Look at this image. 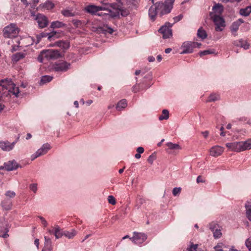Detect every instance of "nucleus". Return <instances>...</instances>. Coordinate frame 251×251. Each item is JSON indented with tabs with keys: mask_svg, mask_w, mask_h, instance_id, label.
Segmentation results:
<instances>
[{
	"mask_svg": "<svg viewBox=\"0 0 251 251\" xmlns=\"http://www.w3.org/2000/svg\"><path fill=\"white\" fill-rule=\"evenodd\" d=\"M16 142L10 143L8 141L0 142V148L4 151H10L13 149Z\"/></svg>",
	"mask_w": 251,
	"mask_h": 251,
	"instance_id": "2eb2a0df",
	"label": "nucleus"
},
{
	"mask_svg": "<svg viewBox=\"0 0 251 251\" xmlns=\"http://www.w3.org/2000/svg\"><path fill=\"white\" fill-rule=\"evenodd\" d=\"M147 239V235L141 232H133V236L130 238V239L135 244L140 245L145 242Z\"/></svg>",
	"mask_w": 251,
	"mask_h": 251,
	"instance_id": "423d86ee",
	"label": "nucleus"
},
{
	"mask_svg": "<svg viewBox=\"0 0 251 251\" xmlns=\"http://www.w3.org/2000/svg\"><path fill=\"white\" fill-rule=\"evenodd\" d=\"M212 9L214 12L221 14L224 10V7L221 4L217 3L213 6Z\"/></svg>",
	"mask_w": 251,
	"mask_h": 251,
	"instance_id": "7c9ffc66",
	"label": "nucleus"
},
{
	"mask_svg": "<svg viewBox=\"0 0 251 251\" xmlns=\"http://www.w3.org/2000/svg\"><path fill=\"white\" fill-rule=\"evenodd\" d=\"M169 117V111L167 109H164L162 110V115L159 116L158 119L160 121L163 120H167Z\"/></svg>",
	"mask_w": 251,
	"mask_h": 251,
	"instance_id": "72a5a7b5",
	"label": "nucleus"
},
{
	"mask_svg": "<svg viewBox=\"0 0 251 251\" xmlns=\"http://www.w3.org/2000/svg\"><path fill=\"white\" fill-rule=\"evenodd\" d=\"M213 53H214V51H213L212 50H208L201 51L199 54L201 56H202L203 55H206Z\"/></svg>",
	"mask_w": 251,
	"mask_h": 251,
	"instance_id": "09e8293b",
	"label": "nucleus"
},
{
	"mask_svg": "<svg viewBox=\"0 0 251 251\" xmlns=\"http://www.w3.org/2000/svg\"><path fill=\"white\" fill-rule=\"evenodd\" d=\"M44 58H45V57L43 55L42 51L41 52L40 55H39V56L38 57V60L40 62H43Z\"/></svg>",
	"mask_w": 251,
	"mask_h": 251,
	"instance_id": "e2e57ef3",
	"label": "nucleus"
},
{
	"mask_svg": "<svg viewBox=\"0 0 251 251\" xmlns=\"http://www.w3.org/2000/svg\"><path fill=\"white\" fill-rule=\"evenodd\" d=\"M43 7L48 10L51 9L54 7L53 3L50 1H47L43 4Z\"/></svg>",
	"mask_w": 251,
	"mask_h": 251,
	"instance_id": "c03bdc74",
	"label": "nucleus"
},
{
	"mask_svg": "<svg viewBox=\"0 0 251 251\" xmlns=\"http://www.w3.org/2000/svg\"><path fill=\"white\" fill-rule=\"evenodd\" d=\"M220 226L216 222H212L208 225L209 229L213 232L216 228H219Z\"/></svg>",
	"mask_w": 251,
	"mask_h": 251,
	"instance_id": "37998d69",
	"label": "nucleus"
},
{
	"mask_svg": "<svg viewBox=\"0 0 251 251\" xmlns=\"http://www.w3.org/2000/svg\"><path fill=\"white\" fill-rule=\"evenodd\" d=\"M36 20L37 21L39 26L41 28H44L46 27L48 24L47 18L41 14H37Z\"/></svg>",
	"mask_w": 251,
	"mask_h": 251,
	"instance_id": "f8f14e48",
	"label": "nucleus"
},
{
	"mask_svg": "<svg viewBox=\"0 0 251 251\" xmlns=\"http://www.w3.org/2000/svg\"><path fill=\"white\" fill-rule=\"evenodd\" d=\"M251 13V6H248L240 10V14L244 16H248Z\"/></svg>",
	"mask_w": 251,
	"mask_h": 251,
	"instance_id": "cd10ccee",
	"label": "nucleus"
},
{
	"mask_svg": "<svg viewBox=\"0 0 251 251\" xmlns=\"http://www.w3.org/2000/svg\"><path fill=\"white\" fill-rule=\"evenodd\" d=\"M65 25V24L58 21H54L51 23V27L53 28H60Z\"/></svg>",
	"mask_w": 251,
	"mask_h": 251,
	"instance_id": "e433bc0d",
	"label": "nucleus"
},
{
	"mask_svg": "<svg viewBox=\"0 0 251 251\" xmlns=\"http://www.w3.org/2000/svg\"><path fill=\"white\" fill-rule=\"evenodd\" d=\"M166 146L168 147L169 149L172 150H180L181 147L178 144H174L172 142H168Z\"/></svg>",
	"mask_w": 251,
	"mask_h": 251,
	"instance_id": "c85d7f7f",
	"label": "nucleus"
},
{
	"mask_svg": "<svg viewBox=\"0 0 251 251\" xmlns=\"http://www.w3.org/2000/svg\"><path fill=\"white\" fill-rule=\"evenodd\" d=\"M13 87H10L9 89L8 90V91L12 93L13 95H15L16 97H18V94L19 93V87H17L15 86V84L13 83Z\"/></svg>",
	"mask_w": 251,
	"mask_h": 251,
	"instance_id": "f704fd0d",
	"label": "nucleus"
},
{
	"mask_svg": "<svg viewBox=\"0 0 251 251\" xmlns=\"http://www.w3.org/2000/svg\"><path fill=\"white\" fill-rule=\"evenodd\" d=\"M50 145L47 143L44 144L41 148L38 150V151L33 154L31 156V160H34L38 157H39L43 154H46L48 151L50 149Z\"/></svg>",
	"mask_w": 251,
	"mask_h": 251,
	"instance_id": "1a4fd4ad",
	"label": "nucleus"
},
{
	"mask_svg": "<svg viewBox=\"0 0 251 251\" xmlns=\"http://www.w3.org/2000/svg\"><path fill=\"white\" fill-rule=\"evenodd\" d=\"M197 183L203 182L204 181L202 179L201 176H199L197 178Z\"/></svg>",
	"mask_w": 251,
	"mask_h": 251,
	"instance_id": "69168bd1",
	"label": "nucleus"
},
{
	"mask_svg": "<svg viewBox=\"0 0 251 251\" xmlns=\"http://www.w3.org/2000/svg\"><path fill=\"white\" fill-rule=\"evenodd\" d=\"M173 25L169 22H167L159 28L158 31L162 34L164 39L169 38L172 36L171 27Z\"/></svg>",
	"mask_w": 251,
	"mask_h": 251,
	"instance_id": "20e7f679",
	"label": "nucleus"
},
{
	"mask_svg": "<svg viewBox=\"0 0 251 251\" xmlns=\"http://www.w3.org/2000/svg\"><path fill=\"white\" fill-rule=\"evenodd\" d=\"M0 85L6 90H8L11 87H13V83L11 79L5 78L0 80Z\"/></svg>",
	"mask_w": 251,
	"mask_h": 251,
	"instance_id": "6ab92c4d",
	"label": "nucleus"
},
{
	"mask_svg": "<svg viewBox=\"0 0 251 251\" xmlns=\"http://www.w3.org/2000/svg\"><path fill=\"white\" fill-rule=\"evenodd\" d=\"M18 167L17 163L15 160L9 161L4 164L3 166L0 167V170L4 169L7 171L16 170Z\"/></svg>",
	"mask_w": 251,
	"mask_h": 251,
	"instance_id": "ddd939ff",
	"label": "nucleus"
},
{
	"mask_svg": "<svg viewBox=\"0 0 251 251\" xmlns=\"http://www.w3.org/2000/svg\"><path fill=\"white\" fill-rule=\"evenodd\" d=\"M187 251H203L201 248H198V244H194L193 243H191L190 247L187 249Z\"/></svg>",
	"mask_w": 251,
	"mask_h": 251,
	"instance_id": "c9c22d12",
	"label": "nucleus"
},
{
	"mask_svg": "<svg viewBox=\"0 0 251 251\" xmlns=\"http://www.w3.org/2000/svg\"><path fill=\"white\" fill-rule=\"evenodd\" d=\"M108 201L109 203L114 205L116 203L115 199L113 196H109L108 197Z\"/></svg>",
	"mask_w": 251,
	"mask_h": 251,
	"instance_id": "603ef678",
	"label": "nucleus"
},
{
	"mask_svg": "<svg viewBox=\"0 0 251 251\" xmlns=\"http://www.w3.org/2000/svg\"><path fill=\"white\" fill-rule=\"evenodd\" d=\"M55 45L63 50H67L70 47L69 42L67 41L59 40L56 42Z\"/></svg>",
	"mask_w": 251,
	"mask_h": 251,
	"instance_id": "4be33fe9",
	"label": "nucleus"
},
{
	"mask_svg": "<svg viewBox=\"0 0 251 251\" xmlns=\"http://www.w3.org/2000/svg\"><path fill=\"white\" fill-rule=\"evenodd\" d=\"M53 234L56 239H58L63 236V232L61 230L59 226L56 225L54 227Z\"/></svg>",
	"mask_w": 251,
	"mask_h": 251,
	"instance_id": "393cba45",
	"label": "nucleus"
},
{
	"mask_svg": "<svg viewBox=\"0 0 251 251\" xmlns=\"http://www.w3.org/2000/svg\"><path fill=\"white\" fill-rule=\"evenodd\" d=\"M71 64L66 61L55 63L52 67L55 72H65L67 71Z\"/></svg>",
	"mask_w": 251,
	"mask_h": 251,
	"instance_id": "9d476101",
	"label": "nucleus"
},
{
	"mask_svg": "<svg viewBox=\"0 0 251 251\" xmlns=\"http://www.w3.org/2000/svg\"><path fill=\"white\" fill-rule=\"evenodd\" d=\"M29 188L34 193H36L37 191V183L31 184L29 185Z\"/></svg>",
	"mask_w": 251,
	"mask_h": 251,
	"instance_id": "8fccbe9b",
	"label": "nucleus"
},
{
	"mask_svg": "<svg viewBox=\"0 0 251 251\" xmlns=\"http://www.w3.org/2000/svg\"><path fill=\"white\" fill-rule=\"evenodd\" d=\"M211 18L215 25V30L217 31H223L226 25L224 19L216 15L211 16Z\"/></svg>",
	"mask_w": 251,
	"mask_h": 251,
	"instance_id": "39448f33",
	"label": "nucleus"
},
{
	"mask_svg": "<svg viewBox=\"0 0 251 251\" xmlns=\"http://www.w3.org/2000/svg\"><path fill=\"white\" fill-rule=\"evenodd\" d=\"M175 0H166L164 4H166L167 6L171 5V9L173 8V5Z\"/></svg>",
	"mask_w": 251,
	"mask_h": 251,
	"instance_id": "6e6d98bb",
	"label": "nucleus"
},
{
	"mask_svg": "<svg viewBox=\"0 0 251 251\" xmlns=\"http://www.w3.org/2000/svg\"><path fill=\"white\" fill-rule=\"evenodd\" d=\"M156 3L152 5L149 10V15L151 20L154 21L155 20L156 16L158 12Z\"/></svg>",
	"mask_w": 251,
	"mask_h": 251,
	"instance_id": "a211bd4d",
	"label": "nucleus"
},
{
	"mask_svg": "<svg viewBox=\"0 0 251 251\" xmlns=\"http://www.w3.org/2000/svg\"><path fill=\"white\" fill-rule=\"evenodd\" d=\"M44 238L45 245L44 248L42 250H45L46 251H51L52 249L51 239L47 236H45Z\"/></svg>",
	"mask_w": 251,
	"mask_h": 251,
	"instance_id": "412c9836",
	"label": "nucleus"
},
{
	"mask_svg": "<svg viewBox=\"0 0 251 251\" xmlns=\"http://www.w3.org/2000/svg\"><path fill=\"white\" fill-rule=\"evenodd\" d=\"M52 79V77L50 75L43 76L41 79L40 84L41 85L50 82Z\"/></svg>",
	"mask_w": 251,
	"mask_h": 251,
	"instance_id": "4c0bfd02",
	"label": "nucleus"
},
{
	"mask_svg": "<svg viewBox=\"0 0 251 251\" xmlns=\"http://www.w3.org/2000/svg\"><path fill=\"white\" fill-rule=\"evenodd\" d=\"M236 24H238V25H240L241 24L244 23V20L242 19H239L238 20L235 21Z\"/></svg>",
	"mask_w": 251,
	"mask_h": 251,
	"instance_id": "338daca9",
	"label": "nucleus"
},
{
	"mask_svg": "<svg viewBox=\"0 0 251 251\" xmlns=\"http://www.w3.org/2000/svg\"><path fill=\"white\" fill-rule=\"evenodd\" d=\"M129 2L133 5L136 6L139 2V0H129Z\"/></svg>",
	"mask_w": 251,
	"mask_h": 251,
	"instance_id": "680f3d73",
	"label": "nucleus"
},
{
	"mask_svg": "<svg viewBox=\"0 0 251 251\" xmlns=\"http://www.w3.org/2000/svg\"><path fill=\"white\" fill-rule=\"evenodd\" d=\"M61 13L65 17H73L74 16V14L69 10H63Z\"/></svg>",
	"mask_w": 251,
	"mask_h": 251,
	"instance_id": "a18cd8bd",
	"label": "nucleus"
},
{
	"mask_svg": "<svg viewBox=\"0 0 251 251\" xmlns=\"http://www.w3.org/2000/svg\"><path fill=\"white\" fill-rule=\"evenodd\" d=\"M25 54L23 52H17L12 56V60L14 61L17 62L21 59L25 57Z\"/></svg>",
	"mask_w": 251,
	"mask_h": 251,
	"instance_id": "2f4dec72",
	"label": "nucleus"
},
{
	"mask_svg": "<svg viewBox=\"0 0 251 251\" xmlns=\"http://www.w3.org/2000/svg\"><path fill=\"white\" fill-rule=\"evenodd\" d=\"M213 236L215 238H219L222 236V232L221 230V227L219 226V228H216L213 232Z\"/></svg>",
	"mask_w": 251,
	"mask_h": 251,
	"instance_id": "a19ab883",
	"label": "nucleus"
},
{
	"mask_svg": "<svg viewBox=\"0 0 251 251\" xmlns=\"http://www.w3.org/2000/svg\"><path fill=\"white\" fill-rule=\"evenodd\" d=\"M85 10L89 13L92 15H97L100 9H101V6H96L95 5H88L85 8Z\"/></svg>",
	"mask_w": 251,
	"mask_h": 251,
	"instance_id": "4468645a",
	"label": "nucleus"
},
{
	"mask_svg": "<svg viewBox=\"0 0 251 251\" xmlns=\"http://www.w3.org/2000/svg\"><path fill=\"white\" fill-rule=\"evenodd\" d=\"M1 206L4 210H9L12 207V201L9 199H5L1 202Z\"/></svg>",
	"mask_w": 251,
	"mask_h": 251,
	"instance_id": "aec40b11",
	"label": "nucleus"
},
{
	"mask_svg": "<svg viewBox=\"0 0 251 251\" xmlns=\"http://www.w3.org/2000/svg\"><path fill=\"white\" fill-rule=\"evenodd\" d=\"M127 106V101L125 99H123L118 102L116 108L117 110L120 111Z\"/></svg>",
	"mask_w": 251,
	"mask_h": 251,
	"instance_id": "b1692460",
	"label": "nucleus"
},
{
	"mask_svg": "<svg viewBox=\"0 0 251 251\" xmlns=\"http://www.w3.org/2000/svg\"><path fill=\"white\" fill-rule=\"evenodd\" d=\"M224 151L222 147L216 146L212 147L210 150V155L212 156H218L220 155Z\"/></svg>",
	"mask_w": 251,
	"mask_h": 251,
	"instance_id": "dca6fc26",
	"label": "nucleus"
},
{
	"mask_svg": "<svg viewBox=\"0 0 251 251\" xmlns=\"http://www.w3.org/2000/svg\"><path fill=\"white\" fill-rule=\"evenodd\" d=\"M242 151L251 149V139H249L245 141L241 142Z\"/></svg>",
	"mask_w": 251,
	"mask_h": 251,
	"instance_id": "5701e85b",
	"label": "nucleus"
},
{
	"mask_svg": "<svg viewBox=\"0 0 251 251\" xmlns=\"http://www.w3.org/2000/svg\"><path fill=\"white\" fill-rule=\"evenodd\" d=\"M233 44L236 47H241L244 48L245 50L249 49L250 45L245 40L242 39L236 40L233 42Z\"/></svg>",
	"mask_w": 251,
	"mask_h": 251,
	"instance_id": "f3484780",
	"label": "nucleus"
},
{
	"mask_svg": "<svg viewBox=\"0 0 251 251\" xmlns=\"http://www.w3.org/2000/svg\"><path fill=\"white\" fill-rule=\"evenodd\" d=\"M140 91V89L139 88V85L136 84L134 86L132 87V91L134 93H137Z\"/></svg>",
	"mask_w": 251,
	"mask_h": 251,
	"instance_id": "bf43d9fd",
	"label": "nucleus"
},
{
	"mask_svg": "<svg viewBox=\"0 0 251 251\" xmlns=\"http://www.w3.org/2000/svg\"><path fill=\"white\" fill-rule=\"evenodd\" d=\"M201 134L203 135V136H204V137L205 138H206L209 134V132L208 131H205L202 132Z\"/></svg>",
	"mask_w": 251,
	"mask_h": 251,
	"instance_id": "774afa93",
	"label": "nucleus"
},
{
	"mask_svg": "<svg viewBox=\"0 0 251 251\" xmlns=\"http://www.w3.org/2000/svg\"><path fill=\"white\" fill-rule=\"evenodd\" d=\"M5 196L6 197V199H11V198H13L15 195H16V194L14 192V191H7L5 194Z\"/></svg>",
	"mask_w": 251,
	"mask_h": 251,
	"instance_id": "49530a36",
	"label": "nucleus"
},
{
	"mask_svg": "<svg viewBox=\"0 0 251 251\" xmlns=\"http://www.w3.org/2000/svg\"><path fill=\"white\" fill-rule=\"evenodd\" d=\"M157 9H158V14L162 16L165 14L169 13L171 11V5L167 6L164 3L159 2H156Z\"/></svg>",
	"mask_w": 251,
	"mask_h": 251,
	"instance_id": "0eeeda50",
	"label": "nucleus"
},
{
	"mask_svg": "<svg viewBox=\"0 0 251 251\" xmlns=\"http://www.w3.org/2000/svg\"><path fill=\"white\" fill-rule=\"evenodd\" d=\"M181 189L180 187H175L173 189V194L174 196H176L180 193Z\"/></svg>",
	"mask_w": 251,
	"mask_h": 251,
	"instance_id": "de8ad7c7",
	"label": "nucleus"
},
{
	"mask_svg": "<svg viewBox=\"0 0 251 251\" xmlns=\"http://www.w3.org/2000/svg\"><path fill=\"white\" fill-rule=\"evenodd\" d=\"M102 32L104 34H112L114 30L111 27H109L107 25H103L100 28Z\"/></svg>",
	"mask_w": 251,
	"mask_h": 251,
	"instance_id": "c756f323",
	"label": "nucleus"
},
{
	"mask_svg": "<svg viewBox=\"0 0 251 251\" xmlns=\"http://www.w3.org/2000/svg\"><path fill=\"white\" fill-rule=\"evenodd\" d=\"M240 26L238 25V24H236L235 22H233L230 27V29L231 32L234 36H236L237 35V32L239 29V27Z\"/></svg>",
	"mask_w": 251,
	"mask_h": 251,
	"instance_id": "a878e982",
	"label": "nucleus"
},
{
	"mask_svg": "<svg viewBox=\"0 0 251 251\" xmlns=\"http://www.w3.org/2000/svg\"><path fill=\"white\" fill-rule=\"evenodd\" d=\"M183 17V16L182 15L180 14V15H179L178 16H176V17H175L174 18V23H176L179 21H180L182 18Z\"/></svg>",
	"mask_w": 251,
	"mask_h": 251,
	"instance_id": "13d9d810",
	"label": "nucleus"
},
{
	"mask_svg": "<svg viewBox=\"0 0 251 251\" xmlns=\"http://www.w3.org/2000/svg\"><path fill=\"white\" fill-rule=\"evenodd\" d=\"M38 218L41 220L42 225L46 227L48 226V223L45 219L42 216H38Z\"/></svg>",
	"mask_w": 251,
	"mask_h": 251,
	"instance_id": "5fc2aeb1",
	"label": "nucleus"
},
{
	"mask_svg": "<svg viewBox=\"0 0 251 251\" xmlns=\"http://www.w3.org/2000/svg\"><path fill=\"white\" fill-rule=\"evenodd\" d=\"M248 120V118L245 116H242L239 118H237L235 122L240 121V122H246Z\"/></svg>",
	"mask_w": 251,
	"mask_h": 251,
	"instance_id": "4d7b16f0",
	"label": "nucleus"
},
{
	"mask_svg": "<svg viewBox=\"0 0 251 251\" xmlns=\"http://www.w3.org/2000/svg\"><path fill=\"white\" fill-rule=\"evenodd\" d=\"M155 159V156L153 154H151L149 156V157L148 158V162L150 163L151 164H152L154 161V160Z\"/></svg>",
	"mask_w": 251,
	"mask_h": 251,
	"instance_id": "864d4df0",
	"label": "nucleus"
},
{
	"mask_svg": "<svg viewBox=\"0 0 251 251\" xmlns=\"http://www.w3.org/2000/svg\"><path fill=\"white\" fill-rule=\"evenodd\" d=\"M245 207L247 217L251 221V202L247 201L245 204Z\"/></svg>",
	"mask_w": 251,
	"mask_h": 251,
	"instance_id": "bb28decb",
	"label": "nucleus"
},
{
	"mask_svg": "<svg viewBox=\"0 0 251 251\" xmlns=\"http://www.w3.org/2000/svg\"><path fill=\"white\" fill-rule=\"evenodd\" d=\"M3 33L5 38H15L19 33V29L15 24H11L4 28Z\"/></svg>",
	"mask_w": 251,
	"mask_h": 251,
	"instance_id": "f03ea898",
	"label": "nucleus"
},
{
	"mask_svg": "<svg viewBox=\"0 0 251 251\" xmlns=\"http://www.w3.org/2000/svg\"><path fill=\"white\" fill-rule=\"evenodd\" d=\"M220 99V96L217 94H211L209 96L207 102L215 101Z\"/></svg>",
	"mask_w": 251,
	"mask_h": 251,
	"instance_id": "ea45409f",
	"label": "nucleus"
},
{
	"mask_svg": "<svg viewBox=\"0 0 251 251\" xmlns=\"http://www.w3.org/2000/svg\"><path fill=\"white\" fill-rule=\"evenodd\" d=\"M196 48V44L195 42H185L181 46V49L183 50L180 54L190 53L193 51V49Z\"/></svg>",
	"mask_w": 251,
	"mask_h": 251,
	"instance_id": "6e6552de",
	"label": "nucleus"
},
{
	"mask_svg": "<svg viewBox=\"0 0 251 251\" xmlns=\"http://www.w3.org/2000/svg\"><path fill=\"white\" fill-rule=\"evenodd\" d=\"M5 232L4 234H1L0 233V236L2 238H7L9 235L7 234V232H8V230L7 228H5Z\"/></svg>",
	"mask_w": 251,
	"mask_h": 251,
	"instance_id": "052dcab7",
	"label": "nucleus"
},
{
	"mask_svg": "<svg viewBox=\"0 0 251 251\" xmlns=\"http://www.w3.org/2000/svg\"><path fill=\"white\" fill-rule=\"evenodd\" d=\"M226 146L231 151L238 152L243 151L241 142L227 143Z\"/></svg>",
	"mask_w": 251,
	"mask_h": 251,
	"instance_id": "9b49d317",
	"label": "nucleus"
},
{
	"mask_svg": "<svg viewBox=\"0 0 251 251\" xmlns=\"http://www.w3.org/2000/svg\"><path fill=\"white\" fill-rule=\"evenodd\" d=\"M245 244L249 251H251V237L246 240Z\"/></svg>",
	"mask_w": 251,
	"mask_h": 251,
	"instance_id": "3c124183",
	"label": "nucleus"
},
{
	"mask_svg": "<svg viewBox=\"0 0 251 251\" xmlns=\"http://www.w3.org/2000/svg\"><path fill=\"white\" fill-rule=\"evenodd\" d=\"M42 54L47 60H55L61 57L59 51L53 49L43 50Z\"/></svg>",
	"mask_w": 251,
	"mask_h": 251,
	"instance_id": "7ed1b4c3",
	"label": "nucleus"
},
{
	"mask_svg": "<svg viewBox=\"0 0 251 251\" xmlns=\"http://www.w3.org/2000/svg\"><path fill=\"white\" fill-rule=\"evenodd\" d=\"M115 5L114 3H105L101 5V9H100L98 16L101 17L105 20H110L117 16L119 12L114 7Z\"/></svg>",
	"mask_w": 251,
	"mask_h": 251,
	"instance_id": "f257e3e1",
	"label": "nucleus"
},
{
	"mask_svg": "<svg viewBox=\"0 0 251 251\" xmlns=\"http://www.w3.org/2000/svg\"><path fill=\"white\" fill-rule=\"evenodd\" d=\"M76 234V232L74 230L72 232H69L67 231H65L63 232V235L68 237L69 239H71L73 238Z\"/></svg>",
	"mask_w": 251,
	"mask_h": 251,
	"instance_id": "79ce46f5",
	"label": "nucleus"
},
{
	"mask_svg": "<svg viewBox=\"0 0 251 251\" xmlns=\"http://www.w3.org/2000/svg\"><path fill=\"white\" fill-rule=\"evenodd\" d=\"M56 34V31H52L50 33H42L41 34V36L42 37H45L48 36V39L51 41L53 37L55 36V35Z\"/></svg>",
	"mask_w": 251,
	"mask_h": 251,
	"instance_id": "58836bf2",
	"label": "nucleus"
},
{
	"mask_svg": "<svg viewBox=\"0 0 251 251\" xmlns=\"http://www.w3.org/2000/svg\"><path fill=\"white\" fill-rule=\"evenodd\" d=\"M197 35L199 38H201V39H204L207 36L206 32L205 31V30L203 29L202 27H201L198 29Z\"/></svg>",
	"mask_w": 251,
	"mask_h": 251,
	"instance_id": "473e14b6",
	"label": "nucleus"
},
{
	"mask_svg": "<svg viewBox=\"0 0 251 251\" xmlns=\"http://www.w3.org/2000/svg\"><path fill=\"white\" fill-rule=\"evenodd\" d=\"M137 151L140 154L142 153L144 151V149L142 147H138L137 149Z\"/></svg>",
	"mask_w": 251,
	"mask_h": 251,
	"instance_id": "0e129e2a",
	"label": "nucleus"
}]
</instances>
